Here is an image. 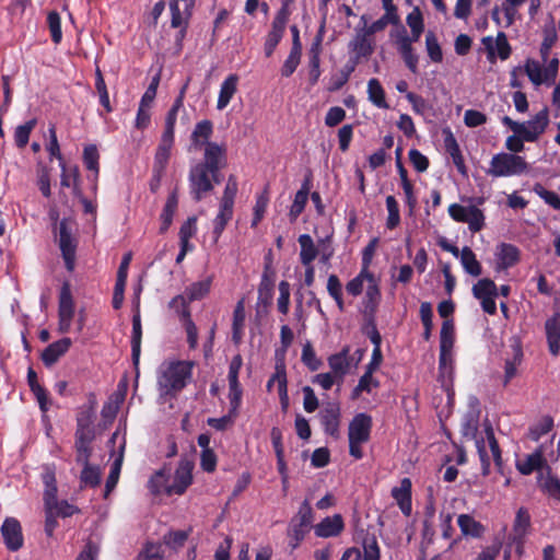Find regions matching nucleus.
Returning <instances> with one entry per match:
<instances>
[{
    "label": "nucleus",
    "mask_w": 560,
    "mask_h": 560,
    "mask_svg": "<svg viewBox=\"0 0 560 560\" xmlns=\"http://www.w3.org/2000/svg\"><path fill=\"white\" fill-rule=\"evenodd\" d=\"M480 410L477 406H470L469 410L464 415L460 432L467 440H472L477 448L483 475H488L491 466V458L500 468L502 466V456L499 444L495 440L491 423L486 420L482 429L479 430Z\"/></svg>",
    "instance_id": "1"
},
{
    "label": "nucleus",
    "mask_w": 560,
    "mask_h": 560,
    "mask_svg": "<svg viewBox=\"0 0 560 560\" xmlns=\"http://www.w3.org/2000/svg\"><path fill=\"white\" fill-rule=\"evenodd\" d=\"M194 362L165 361L156 373V385L160 398L167 400L175 398L192 376Z\"/></svg>",
    "instance_id": "2"
},
{
    "label": "nucleus",
    "mask_w": 560,
    "mask_h": 560,
    "mask_svg": "<svg viewBox=\"0 0 560 560\" xmlns=\"http://www.w3.org/2000/svg\"><path fill=\"white\" fill-rule=\"evenodd\" d=\"M194 463L188 458H182L178 462L174 472L173 480L170 481V475L164 469L156 471L149 480V489L152 493H166L167 495H182L192 483Z\"/></svg>",
    "instance_id": "3"
},
{
    "label": "nucleus",
    "mask_w": 560,
    "mask_h": 560,
    "mask_svg": "<svg viewBox=\"0 0 560 560\" xmlns=\"http://www.w3.org/2000/svg\"><path fill=\"white\" fill-rule=\"evenodd\" d=\"M502 124L509 127L514 133L523 136L526 142H535L546 131L549 125V110L544 107L539 110L532 119L523 122H518L504 116Z\"/></svg>",
    "instance_id": "4"
},
{
    "label": "nucleus",
    "mask_w": 560,
    "mask_h": 560,
    "mask_svg": "<svg viewBox=\"0 0 560 560\" xmlns=\"http://www.w3.org/2000/svg\"><path fill=\"white\" fill-rule=\"evenodd\" d=\"M372 417L360 412L353 417L348 427L349 454L355 458L363 457L362 445L368 443L371 436Z\"/></svg>",
    "instance_id": "5"
},
{
    "label": "nucleus",
    "mask_w": 560,
    "mask_h": 560,
    "mask_svg": "<svg viewBox=\"0 0 560 560\" xmlns=\"http://www.w3.org/2000/svg\"><path fill=\"white\" fill-rule=\"evenodd\" d=\"M528 171V163L518 154L501 152L490 161L488 174L493 177L518 176Z\"/></svg>",
    "instance_id": "6"
},
{
    "label": "nucleus",
    "mask_w": 560,
    "mask_h": 560,
    "mask_svg": "<svg viewBox=\"0 0 560 560\" xmlns=\"http://www.w3.org/2000/svg\"><path fill=\"white\" fill-rule=\"evenodd\" d=\"M220 183L219 174H213L212 171L192 164L188 173L189 192L195 201L202 200L214 188V184Z\"/></svg>",
    "instance_id": "7"
},
{
    "label": "nucleus",
    "mask_w": 560,
    "mask_h": 560,
    "mask_svg": "<svg viewBox=\"0 0 560 560\" xmlns=\"http://www.w3.org/2000/svg\"><path fill=\"white\" fill-rule=\"evenodd\" d=\"M555 435L548 443L539 445L532 454L525 456L523 460H517L516 468L522 475H530L535 470L547 469V460H557L559 452L553 450Z\"/></svg>",
    "instance_id": "8"
},
{
    "label": "nucleus",
    "mask_w": 560,
    "mask_h": 560,
    "mask_svg": "<svg viewBox=\"0 0 560 560\" xmlns=\"http://www.w3.org/2000/svg\"><path fill=\"white\" fill-rule=\"evenodd\" d=\"M524 70L534 85L538 86L544 83L550 85L557 78L559 59L557 57L551 58L545 68L541 67L539 61L528 59L525 63Z\"/></svg>",
    "instance_id": "9"
},
{
    "label": "nucleus",
    "mask_w": 560,
    "mask_h": 560,
    "mask_svg": "<svg viewBox=\"0 0 560 560\" xmlns=\"http://www.w3.org/2000/svg\"><path fill=\"white\" fill-rule=\"evenodd\" d=\"M448 214L454 221L468 224L472 233L481 231L485 226V214L474 205L452 203L448 207Z\"/></svg>",
    "instance_id": "10"
},
{
    "label": "nucleus",
    "mask_w": 560,
    "mask_h": 560,
    "mask_svg": "<svg viewBox=\"0 0 560 560\" xmlns=\"http://www.w3.org/2000/svg\"><path fill=\"white\" fill-rule=\"evenodd\" d=\"M290 16L287 4H282L271 23V30L266 37L264 45L265 55L270 57L283 37L285 26Z\"/></svg>",
    "instance_id": "11"
},
{
    "label": "nucleus",
    "mask_w": 560,
    "mask_h": 560,
    "mask_svg": "<svg viewBox=\"0 0 560 560\" xmlns=\"http://www.w3.org/2000/svg\"><path fill=\"white\" fill-rule=\"evenodd\" d=\"M74 316V301L69 283H63L59 294L58 329L62 334L69 332Z\"/></svg>",
    "instance_id": "12"
},
{
    "label": "nucleus",
    "mask_w": 560,
    "mask_h": 560,
    "mask_svg": "<svg viewBox=\"0 0 560 560\" xmlns=\"http://www.w3.org/2000/svg\"><path fill=\"white\" fill-rule=\"evenodd\" d=\"M117 442H118V452L116 454L114 463L110 467V472L106 480L105 497H107L113 491V489L116 487L118 479H119L122 460H124L126 438H125V434H120L119 430H116L109 439V444H112L113 447L116 445Z\"/></svg>",
    "instance_id": "13"
},
{
    "label": "nucleus",
    "mask_w": 560,
    "mask_h": 560,
    "mask_svg": "<svg viewBox=\"0 0 560 560\" xmlns=\"http://www.w3.org/2000/svg\"><path fill=\"white\" fill-rule=\"evenodd\" d=\"M59 247L66 264V268L72 271L74 268L77 242L72 236L70 221L62 219L59 223Z\"/></svg>",
    "instance_id": "14"
},
{
    "label": "nucleus",
    "mask_w": 560,
    "mask_h": 560,
    "mask_svg": "<svg viewBox=\"0 0 560 560\" xmlns=\"http://www.w3.org/2000/svg\"><path fill=\"white\" fill-rule=\"evenodd\" d=\"M197 164L212 171L213 174H219L226 165V147L217 142L206 143L203 160Z\"/></svg>",
    "instance_id": "15"
},
{
    "label": "nucleus",
    "mask_w": 560,
    "mask_h": 560,
    "mask_svg": "<svg viewBox=\"0 0 560 560\" xmlns=\"http://www.w3.org/2000/svg\"><path fill=\"white\" fill-rule=\"evenodd\" d=\"M0 532L8 550L14 552L23 547L24 537L22 527L15 517H5Z\"/></svg>",
    "instance_id": "16"
},
{
    "label": "nucleus",
    "mask_w": 560,
    "mask_h": 560,
    "mask_svg": "<svg viewBox=\"0 0 560 560\" xmlns=\"http://www.w3.org/2000/svg\"><path fill=\"white\" fill-rule=\"evenodd\" d=\"M170 307L176 310L185 322L187 341L190 349H195L198 343V330L195 323L190 318V313L186 306V300L183 295H176L170 302Z\"/></svg>",
    "instance_id": "17"
},
{
    "label": "nucleus",
    "mask_w": 560,
    "mask_h": 560,
    "mask_svg": "<svg viewBox=\"0 0 560 560\" xmlns=\"http://www.w3.org/2000/svg\"><path fill=\"white\" fill-rule=\"evenodd\" d=\"M349 50L354 55L353 58L357 60L370 57L374 50L372 35L362 26L357 27L355 35L349 43Z\"/></svg>",
    "instance_id": "18"
},
{
    "label": "nucleus",
    "mask_w": 560,
    "mask_h": 560,
    "mask_svg": "<svg viewBox=\"0 0 560 560\" xmlns=\"http://www.w3.org/2000/svg\"><path fill=\"white\" fill-rule=\"evenodd\" d=\"M340 407L337 404H328L319 413L320 423L326 434L339 439L340 436Z\"/></svg>",
    "instance_id": "19"
},
{
    "label": "nucleus",
    "mask_w": 560,
    "mask_h": 560,
    "mask_svg": "<svg viewBox=\"0 0 560 560\" xmlns=\"http://www.w3.org/2000/svg\"><path fill=\"white\" fill-rule=\"evenodd\" d=\"M481 42L490 61L494 60L495 55H498L501 60L508 59L511 55V47L503 32H499L495 39L491 36H487L483 37Z\"/></svg>",
    "instance_id": "20"
},
{
    "label": "nucleus",
    "mask_w": 560,
    "mask_h": 560,
    "mask_svg": "<svg viewBox=\"0 0 560 560\" xmlns=\"http://www.w3.org/2000/svg\"><path fill=\"white\" fill-rule=\"evenodd\" d=\"M454 323L452 319H445L442 323L440 331V370L446 368V362L451 355V351L454 343Z\"/></svg>",
    "instance_id": "21"
},
{
    "label": "nucleus",
    "mask_w": 560,
    "mask_h": 560,
    "mask_svg": "<svg viewBox=\"0 0 560 560\" xmlns=\"http://www.w3.org/2000/svg\"><path fill=\"white\" fill-rule=\"evenodd\" d=\"M95 438L94 428H77L75 431V451L77 463H86L90 460L91 447L90 444Z\"/></svg>",
    "instance_id": "22"
},
{
    "label": "nucleus",
    "mask_w": 560,
    "mask_h": 560,
    "mask_svg": "<svg viewBox=\"0 0 560 560\" xmlns=\"http://www.w3.org/2000/svg\"><path fill=\"white\" fill-rule=\"evenodd\" d=\"M131 253H127L124 255L122 260L120 262V266L117 271V278L116 283L114 288V295H113V307L115 310H118L121 307L124 302V293L127 282V276H128V268L131 261Z\"/></svg>",
    "instance_id": "23"
},
{
    "label": "nucleus",
    "mask_w": 560,
    "mask_h": 560,
    "mask_svg": "<svg viewBox=\"0 0 560 560\" xmlns=\"http://www.w3.org/2000/svg\"><path fill=\"white\" fill-rule=\"evenodd\" d=\"M42 480L45 486L44 489V506L48 508L49 510L56 506L57 499V480H56V472L55 467L46 465L44 467V472L42 475Z\"/></svg>",
    "instance_id": "24"
},
{
    "label": "nucleus",
    "mask_w": 560,
    "mask_h": 560,
    "mask_svg": "<svg viewBox=\"0 0 560 560\" xmlns=\"http://www.w3.org/2000/svg\"><path fill=\"white\" fill-rule=\"evenodd\" d=\"M322 42L323 36L322 34H318L310 50H308V65H310V71H308V80L312 85H315L320 77V52H322Z\"/></svg>",
    "instance_id": "25"
},
{
    "label": "nucleus",
    "mask_w": 560,
    "mask_h": 560,
    "mask_svg": "<svg viewBox=\"0 0 560 560\" xmlns=\"http://www.w3.org/2000/svg\"><path fill=\"white\" fill-rule=\"evenodd\" d=\"M345 527L342 516L335 514L322 520L315 527L314 532L317 537L328 538L339 535Z\"/></svg>",
    "instance_id": "26"
},
{
    "label": "nucleus",
    "mask_w": 560,
    "mask_h": 560,
    "mask_svg": "<svg viewBox=\"0 0 560 560\" xmlns=\"http://www.w3.org/2000/svg\"><path fill=\"white\" fill-rule=\"evenodd\" d=\"M392 495L397 502L401 512L409 516L411 514V481L404 478L398 487L393 488Z\"/></svg>",
    "instance_id": "27"
},
{
    "label": "nucleus",
    "mask_w": 560,
    "mask_h": 560,
    "mask_svg": "<svg viewBox=\"0 0 560 560\" xmlns=\"http://www.w3.org/2000/svg\"><path fill=\"white\" fill-rule=\"evenodd\" d=\"M70 338H62L50 343L42 353V361L46 366L54 365L71 347Z\"/></svg>",
    "instance_id": "28"
},
{
    "label": "nucleus",
    "mask_w": 560,
    "mask_h": 560,
    "mask_svg": "<svg viewBox=\"0 0 560 560\" xmlns=\"http://www.w3.org/2000/svg\"><path fill=\"white\" fill-rule=\"evenodd\" d=\"M444 147H445L446 152L452 158L453 163L456 166L457 171L462 175H466L467 168H466V165L464 162V158L462 155L457 140L450 129L444 130Z\"/></svg>",
    "instance_id": "29"
},
{
    "label": "nucleus",
    "mask_w": 560,
    "mask_h": 560,
    "mask_svg": "<svg viewBox=\"0 0 560 560\" xmlns=\"http://www.w3.org/2000/svg\"><path fill=\"white\" fill-rule=\"evenodd\" d=\"M183 4H184V8L180 9L179 1H172L170 3V10L172 13L171 25L174 28H177V27L187 28L188 27V23L191 18V14H192V8H194L195 3L188 2V3H183Z\"/></svg>",
    "instance_id": "30"
},
{
    "label": "nucleus",
    "mask_w": 560,
    "mask_h": 560,
    "mask_svg": "<svg viewBox=\"0 0 560 560\" xmlns=\"http://www.w3.org/2000/svg\"><path fill=\"white\" fill-rule=\"evenodd\" d=\"M213 133V124L212 121L208 119H203L201 121H198L191 132L190 147L192 149H199L201 147H206V143H213L212 141H209L210 137Z\"/></svg>",
    "instance_id": "31"
},
{
    "label": "nucleus",
    "mask_w": 560,
    "mask_h": 560,
    "mask_svg": "<svg viewBox=\"0 0 560 560\" xmlns=\"http://www.w3.org/2000/svg\"><path fill=\"white\" fill-rule=\"evenodd\" d=\"M175 137L170 135H163L161 137L160 143L156 148V152L154 155L153 166L159 167V171H165L168 160L171 158V152L174 147Z\"/></svg>",
    "instance_id": "32"
},
{
    "label": "nucleus",
    "mask_w": 560,
    "mask_h": 560,
    "mask_svg": "<svg viewBox=\"0 0 560 560\" xmlns=\"http://www.w3.org/2000/svg\"><path fill=\"white\" fill-rule=\"evenodd\" d=\"M497 266L499 269L513 267L520 259V250L512 244H501L495 253Z\"/></svg>",
    "instance_id": "33"
},
{
    "label": "nucleus",
    "mask_w": 560,
    "mask_h": 560,
    "mask_svg": "<svg viewBox=\"0 0 560 560\" xmlns=\"http://www.w3.org/2000/svg\"><path fill=\"white\" fill-rule=\"evenodd\" d=\"M327 361L331 373L338 377L339 382H343L350 368L349 349L345 348L340 352L331 354Z\"/></svg>",
    "instance_id": "34"
},
{
    "label": "nucleus",
    "mask_w": 560,
    "mask_h": 560,
    "mask_svg": "<svg viewBox=\"0 0 560 560\" xmlns=\"http://www.w3.org/2000/svg\"><path fill=\"white\" fill-rule=\"evenodd\" d=\"M457 525L465 537L480 538L485 533V526L469 514H459Z\"/></svg>",
    "instance_id": "35"
},
{
    "label": "nucleus",
    "mask_w": 560,
    "mask_h": 560,
    "mask_svg": "<svg viewBox=\"0 0 560 560\" xmlns=\"http://www.w3.org/2000/svg\"><path fill=\"white\" fill-rule=\"evenodd\" d=\"M178 207V196L176 190L172 191L167 198L166 202L163 207V210L160 214L161 225L160 233L164 234L170 226L172 225L174 214L176 213Z\"/></svg>",
    "instance_id": "36"
},
{
    "label": "nucleus",
    "mask_w": 560,
    "mask_h": 560,
    "mask_svg": "<svg viewBox=\"0 0 560 560\" xmlns=\"http://www.w3.org/2000/svg\"><path fill=\"white\" fill-rule=\"evenodd\" d=\"M238 77L236 74H230L221 84L219 97L217 102V108L219 110L224 109L231 102L233 95L237 90Z\"/></svg>",
    "instance_id": "37"
},
{
    "label": "nucleus",
    "mask_w": 560,
    "mask_h": 560,
    "mask_svg": "<svg viewBox=\"0 0 560 560\" xmlns=\"http://www.w3.org/2000/svg\"><path fill=\"white\" fill-rule=\"evenodd\" d=\"M300 244V261L302 265H310L314 261V259L318 256V248L316 246L313 238L308 234H301L298 238Z\"/></svg>",
    "instance_id": "38"
},
{
    "label": "nucleus",
    "mask_w": 560,
    "mask_h": 560,
    "mask_svg": "<svg viewBox=\"0 0 560 560\" xmlns=\"http://www.w3.org/2000/svg\"><path fill=\"white\" fill-rule=\"evenodd\" d=\"M186 88H187V85H185L180 90V92H179L178 96L176 97V100L174 101L171 109L166 114L163 135H170V136L175 137V125H176L178 112L184 106V97H185V93H186Z\"/></svg>",
    "instance_id": "39"
},
{
    "label": "nucleus",
    "mask_w": 560,
    "mask_h": 560,
    "mask_svg": "<svg viewBox=\"0 0 560 560\" xmlns=\"http://www.w3.org/2000/svg\"><path fill=\"white\" fill-rule=\"evenodd\" d=\"M233 207L234 206L220 202L219 212L215 215V218L213 219L212 235H213L214 242H218V240L220 238L221 234L223 233L226 224L232 219Z\"/></svg>",
    "instance_id": "40"
},
{
    "label": "nucleus",
    "mask_w": 560,
    "mask_h": 560,
    "mask_svg": "<svg viewBox=\"0 0 560 560\" xmlns=\"http://www.w3.org/2000/svg\"><path fill=\"white\" fill-rule=\"evenodd\" d=\"M245 306L244 301L241 300L237 302L234 312H233V323H232V340L238 345L244 336L245 328Z\"/></svg>",
    "instance_id": "41"
},
{
    "label": "nucleus",
    "mask_w": 560,
    "mask_h": 560,
    "mask_svg": "<svg viewBox=\"0 0 560 560\" xmlns=\"http://www.w3.org/2000/svg\"><path fill=\"white\" fill-rule=\"evenodd\" d=\"M464 270L472 276L479 277L482 273V267L480 262L477 260L475 253L468 246H465L460 250V256L458 257Z\"/></svg>",
    "instance_id": "42"
},
{
    "label": "nucleus",
    "mask_w": 560,
    "mask_h": 560,
    "mask_svg": "<svg viewBox=\"0 0 560 560\" xmlns=\"http://www.w3.org/2000/svg\"><path fill=\"white\" fill-rule=\"evenodd\" d=\"M368 98L377 108L387 109L389 107L385 98V91L375 78L368 82Z\"/></svg>",
    "instance_id": "43"
},
{
    "label": "nucleus",
    "mask_w": 560,
    "mask_h": 560,
    "mask_svg": "<svg viewBox=\"0 0 560 560\" xmlns=\"http://www.w3.org/2000/svg\"><path fill=\"white\" fill-rule=\"evenodd\" d=\"M98 160H100V154H98L96 145H94V144L86 145L83 151V162H84L85 167L89 171L94 173L93 178H92L94 190L96 189V182H97L98 172H100Z\"/></svg>",
    "instance_id": "44"
},
{
    "label": "nucleus",
    "mask_w": 560,
    "mask_h": 560,
    "mask_svg": "<svg viewBox=\"0 0 560 560\" xmlns=\"http://www.w3.org/2000/svg\"><path fill=\"white\" fill-rule=\"evenodd\" d=\"M273 296V280L268 276L267 272H264L261 276L260 283L258 285V305H262L264 307H268L272 302Z\"/></svg>",
    "instance_id": "45"
},
{
    "label": "nucleus",
    "mask_w": 560,
    "mask_h": 560,
    "mask_svg": "<svg viewBox=\"0 0 560 560\" xmlns=\"http://www.w3.org/2000/svg\"><path fill=\"white\" fill-rule=\"evenodd\" d=\"M308 183L305 182L294 196V200L289 213L291 221H295L298 217L303 212L308 199Z\"/></svg>",
    "instance_id": "46"
},
{
    "label": "nucleus",
    "mask_w": 560,
    "mask_h": 560,
    "mask_svg": "<svg viewBox=\"0 0 560 560\" xmlns=\"http://www.w3.org/2000/svg\"><path fill=\"white\" fill-rule=\"evenodd\" d=\"M539 483L545 492H547L551 498L560 501V479L551 474L550 467H547L546 476L542 474L540 475Z\"/></svg>",
    "instance_id": "47"
},
{
    "label": "nucleus",
    "mask_w": 560,
    "mask_h": 560,
    "mask_svg": "<svg viewBox=\"0 0 560 560\" xmlns=\"http://www.w3.org/2000/svg\"><path fill=\"white\" fill-rule=\"evenodd\" d=\"M141 337H142L141 319H140L139 313H137L132 317V337H131V352H132V360H133L135 364H138L139 358H140Z\"/></svg>",
    "instance_id": "48"
},
{
    "label": "nucleus",
    "mask_w": 560,
    "mask_h": 560,
    "mask_svg": "<svg viewBox=\"0 0 560 560\" xmlns=\"http://www.w3.org/2000/svg\"><path fill=\"white\" fill-rule=\"evenodd\" d=\"M374 372L365 371L360 377L358 385L352 389L351 398L358 399L363 392L371 393L380 386V382L373 377Z\"/></svg>",
    "instance_id": "49"
},
{
    "label": "nucleus",
    "mask_w": 560,
    "mask_h": 560,
    "mask_svg": "<svg viewBox=\"0 0 560 560\" xmlns=\"http://www.w3.org/2000/svg\"><path fill=\"white\" fill-rule=\"evenodd\" d=\"M372 276L373 273L369 269L362 268L359 275L347 283V292L353 296L360 295L364 285L369 283Z\"/></svg>",
    "instance_id": "50"
},
{
    "label": "nucleus",
    "mask_w": 560,
    "mask_h": 560,
    "mask_svg": "<svg viewBox=\"0 0 560 560\" xmlns=\"http://www.w3.org/2000/svg\"><path fill=\"white\" fill-rule=\"evenodd\" d=\"M529 526H530V516H529L527 510L521 508L516 513L514 524H513V530L510 534V536H513L516 538H524L528 532Z\"/></svg>",
    "instance_id": "51"
},
{
    "label": "nucleus",
    "mask_w": 560,
    "mask_h": 560,
    "mask_svg": "<svg viewBox=\"0 0 560 560\" xmlns=\"http://www.w3.org/2000/svg\"><path fill=\"white\" fill-rule=\"evenodd\" d=\"M365 299H366V308L371 312H374L381 301V291L378 287V280L373 275L371 280L365 287Z\"/></svg>",
    "instance_id": "52"
},
{
    "label": "nucleus",
    "mask_w": 560,
    "mask_h": 560,
    "mask_svg": "<svg viewBox=\"0 0 560 560\" xmlns=\"http://www.w3.org/2000/svg\"><path fill=\"white\" fill-rule=\"evenodd\" d=\"M425 49L432 62L440 63L443 60V52L434 32L429 31L425 35Z\"/></svg>",
    "instance_id": "53"
},
{
    "label": "nucleus",
    "mask_w": 560,
    "mask_h": 560,
    "mask_svg": "<svg viewBox=\"0 0 560 560\" xmlns=\"http://www.w3.org/2000/svg\"><path fill=\"white\" fill-rule=\"evenodd\" d=\"M553 428L552 418L546 416L541 418L537 423L529 428L528 436L530 440L538 442L544 435L551 432Z\"/></svg>",
    "instance_id": "54"
},
{
    "label": "nucleus",
    "mask_w": 560,
    "mask_h": 560,
    "mask_svg": "<svg viewBox=\"0 0 560 560\" xmlns=\"http://www.w3.org/2000/svg\"><path fill=\"white\" fill-rule=\"evenodd\" d=\"M513 360L505 362V383L513 378L516 374V366L521 363L523 358L522 347L518 340H514L512 343Z\"/></svg>",
    "instance_id": "55"
},
{
    "label": "nucleus",
    "mask_w": 560,
    "mask_h": 560,
    "mask_svg": "<svg viewBox=\"0 0 560 560\" xmlns=\"http://www.w3.org/2000/svg\"><path fill=\"white\" fill-rule=\"evenodd\" d=\"M472 294L478 299L490 298L498 295V288L490 279H481L472 287Z\"/></svg>",
    "instance_id": "56"
},
{
    "label": "nucleus",
    "mask_w": 560,
    "mask_h": 560,
    "mask_svg": "<svg viewBox=\"0 0 560 560\" xmlns=\"http://www.w3.org/2000/svg\"><path fill=\"white\" fill-rule=\"evenodd\" d=\"M83 466V470L80 476L81 483L85 487H95L100 483L101 471L98 467L91 466L89 460L86 463H80Z\"/></svg>",
    "instance_id": "57"
},
{
    "label": "nucleus",
    "mask_w": 560,
    "mask_h": 560,
    "mask_svg": "<svg viewBox=\"0 0 560 560\" xmlns=\"http://www.w3.org/2000/svg\"><path fill=\"white\" fill-rule=\"evenodd\" d=\"M328 294L335 300L340 312L345 310V303L342 299V285L339 278L336 275H330L327 280Z\"/></svg>",
    "instance_id": "58"
},
{
    "label": "nucleus",
    "mask_w": 560,
    "mask_h": 560,
    "mask_svg": "<svg viewBox=\"0 0 560 560\" xmlns=\"http://www.w3.org/2000/svg\"><path fill=\"white\" fill-rule=\"evenodd\" d=\"M527 0H503L501 4V10L504 14L505 19V25L510 26L514 23V21L517 18L520 8L526 2Z\"/></svg>",
    "instance_id": "59"
},
{
    "label": "nucleus",
    "mask_w": 560,
    "mask_h": 560,
    "mask_svg": "<svg viewBox=\"0 0 560 560\" xmlns=\"http://www.w3.org/2000/svg\"><path fill=\"white\" fill-rule=\"evenodd\" d=\"M212 279L209 277L201 281L195 282L187 288V295L190 301H196L205 298L211 288Z\"/></svg>",
    "instance_id": "60"
},
{
    "label": "nucleus",
    "mask_w": 560,
    "mask_h": 560,
    "mask_svg": "<svg viewBox=\"0 0 560 560\" xmlns=\"http://www.w3.org/2000/svg\"><path fill=\"white\" fill-rule=\"evenodd\" d=\"M36 126V119H31L26 121L24 125H20L15 128L14 131V141L18 148H24L30 140V135L32 130Z\"/></svg>",
    "instance_id": "61"
},
{
    "label": "nucleus",
    "mask_w": 560,
    "mask_h": 560,
    "mask_svg": "<svg viewBox=\"0 0 560 560\" xmlns=\"http://www.w3.org/2000/svg\"><path fill=\"white\" fill-rule=\"evenodd\" d=\"M386 209L388 212L386 226L387 229L393 230L400 223L399 206L394 196L386 197Z\"/></svg>",
    "instance_id": "62"
},
{
    "label": "nucleus",
    "mask_w": 560,
    "mask_h": 560,
    "mask_svg": "<svg viewBox=\"0 0 560 560\" xmlns=\"http://www.w3.org/2000/svg\"><path fill=\"white\" fill-rule=\"evenodd\" d=\"M534 192L538 195L547 205L556 210H560V196L551 190L546 189L542 185L536 184L533 188Z\"/></svg>",
    "instance_id": "63"
},
{
    "label": "nucleus",
    "mask_w": 560,
    "mask_h": 560,
    "mask_svg": "<svg viewBox=\"0 0 560 560\" xmlns=\"http://www.w3.org/2000/svg\"><path fill=\"white\" fill-rule=\"evenodd\" d=\"M363 560H380V547L374 535H368L363 539Z\"/></svg>",
    "instance_id": "64"
}]
</instances>
